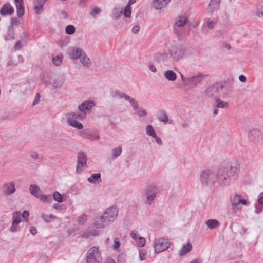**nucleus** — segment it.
Here are the masks:
<instances>
[{"label": "nucleus", "mask_w": 263, "mask_h": 263, "mask_svg": "<svg viewBox=\"0 0 263 263\" xmlns=\"http://www.w3.org/2000/svg\"><path fill=\"white\" fill-rule=\"evenodd\" d=\"M158 120L161 122L167 123L168 121V118L166 114L163 112L159 115Z\"/></svg>", "instance_id": "nucleus-39"}, {"label": "nucleus", "mask_w": 263, "mask_h": 263, "mask_svg": "<svg viewBox=\"0 0 263 263\" xmlns=\"http://www.w3.org/2000/svg\"><path fill=\"white\" fill-rule=\"evenodd\" d=\"M14 12V9L8 3L4 5L0 9V14L3 16L11 15Z\"/></svg>", "instance_id": "nucleus-17"}, {"label": "nucleus", "mask_w": 263, "mask_h": 263, "mask_svg": "<svg viewBox=\"0 0 263 263\" xmlns=\"http://www.w3.org/2000/svg\"><path fill=\"white\" fill-rule=\"evenodd\" d=\"M120 246V243L119 242V240L118 238H116L114 240V245L113 246L114 249H117Z\"/></svg>", "instance_id": "nucleus-52"}, {"label": "nucleus", "mask_w": 263, "mask_h": 263, "mask_svg": "<svg viewBox=\"0 0 263 263\" xmlns=\"http://www.w3.org/2000/svg\"><path fill=\"white\" fill-rule=\"evenodd\" d=\"M68 54L71 59L76 60L84 55V51L81 48L73 47L68 49Z\"/></svg>", "instance_id": "nucleus-12"}, {"label": "nucleus", "mask_w": 263, "mask_h": 263, "mask_svg": "<svg viewBox=\"0 0 263 263\" xmlns=\"http://www.w3.org/2000/svg\"><path fill=\"white\" fill-rule=\"evenodd\" d=\"M86 161L87 156L86 154L83 152L79 153L76 169L78 173L82 172L83 170V168L86 167Z\"/></svg>", "instance_id": "nucleus-11"}, {"label": "nucleus", "mask_w": 263, "mask_h": 263, "mask_svg": "<svg viewBox=\"0 0 263 263\" xmlns=\"http://www.w3.org/2000/svg\"><path fill=\"white\" fill-rule=\"evenodd\" d=\"M98 234V231L96 230H91L87 232L82 234V236L83 238H88L89 236H96Z\"/></svg>", "instance_id": "nucleus-34"}, {"label": "nucleus", "mask_w": 263, "mask_h": 263, "mask_svg": "<svg viewBox=\"0 0 263 263\" xmlns=\"http://www.w3.org/2000/svg\"><path fill=\"white\" fill-rule=\"evenodd\" d=\"M29 215V213L28 211H24L23 213L22 217L26 219V218H28Z\"/></svg>", "instance_id": "nucleus-63"}, {"label": "nucleus", "mask_w": 263, "mask_h": 263, "mask_svg": "<svg viewBox=\"0 0 263 263\" xmlns=\"http://www.w3.org/2000/svg\"><path fill=\"white\" fill-rule=\"evenodd\" d=\"M87 220V216L86 214H83L78 217V221L80 224H83Z\"/></svg>", "instance_id": "nucleus-42"}, {"label": "nucleus", "mask_w": 263, "mask_h": 263, "mask_svg": "<svg viewBox=\"0 0 263 263\" xmlns=\"http://www.w3.org/2000/svg\"><path fill=\"white\" fill-rule=\"evenodd\" d=\"M149 69L152 72L155 73L157 72V68L153 64H150L148 66Z\"/></svg>", "instance_id": "nucleus-57"}, {"label": "nucleus", "mask_w": 263, "mask_h": 263, "mask_svg": "<svg viewBox=\"0 0 263 263\" xmlns=\"http://www.w3.org/2000/svg\"><path fill=\"white\" fill-rule=\"evenodd\" d=\"M101 11V9L98 7H94L92 8V10L90 12V14L93 16L94 18H96V15L98 14Z\"/></svg>", "instance_id": "nucleus-46"}, {"label": "nucleus", "mask_w": 263, "mask_h": 263, "mask_svg": "<svg viewBox=\"0 0 263 263\" xmlns=\"http://www.w3.org/2000/svg\"><path fill=\"white\" fill-rule=\"evenodd\" d=\"M109 225L108 222L104 218L103 215L98 218L94 223L93 226L97 229H102Z\"/></svg>", "instance_id": "nucleus-20"}, {"label": "nucleus", "mask_w": 263, "mask_h": 263, "mask_svg": "<svg viewBox=\"0 0 263 263\" xmlns=\"http://www.w3.org/2000/svg\"><path fill=\"white\" fill-rule=\"evenodd\" d=\"M64 82V80L63 78L54 76L53 78L52 81L50 82V84L54 88H58L61 87L63 85Z\"/></svg>", "instance_id": "nucleus-21"}, {"label": "nucleus", "mask_w": 263, "mask_h": 263, "mask_svg": "<svg viewBox=\"0 0 263 263\" xmlns=\"http://www.w3.org/2000/svg\"><path fill=\"white\" fill-rule=\"evenodd\" d=\"M21 42L20 41H18L15 45V48L17 50H19L21 48Z\"/></svg>", "instance_id": "nucleus-62"}, {"label": "nucleus", "mask_w": 263, "mask_h": 263, "mask_svg": "<svg viewBox=\"0 0 263 263\" xmlns=\"http://www.w3.org/2000/svg\"><path fill=\"white\" fill-rule=\"evenodd\" d=\"M41 217L43 219V220L46 222H48L50 221V219L49 218L48 215L42 214L41 215Z\"/></svg>", "instance_id": "nucleus-56"}, {"label": "nucleus", "mask_w": 263, "mask_h": 263, "mask_svg": "<svg viewBox=\"0 0 263 263\" xmlns=\"http://www.w3.org/2000/svg\"><path fill=\"white\" fill-rule=\"evenodd\" d=\"M116 95L120 98H124L125 100L127 101L132 105V106L133 107L134 110H137L138 109V103L137 101L133 97L124 93L122 92H116Z\"/></svg>", "instance_id": "nucleus-13"}, {"label": "nucleus", "mask_w": 263, "mask_h": 263, "mask_svg": "<svg viewBox=\"0 0 263 263\" xmlns=\"http://www.w3.org/2000/svg\"><path fill=\"white\" fill-rule=\"evenodd\" d=\"M60 15L64 19H66L68 17V14L67 12L64 10L61 11Z\"/></svg>", "instance_id": "nucleus-59"}, {"label": "nucleus", "mask_w": 263, "mask_h": 263, "mask_svg": "<svg viewBox=\"0 0 263 263\" xmlns=\"http://www.w3.org/2000/svg\"><path fill=\"white\" fill-rule=\"evenodd\" d=\"M37 198H39L41 201L44 203H49L52 201V197L51 196V195H42L41 193Z\"/></svg>", "instance_id": "nucleus-31"}, {"label": "nucleus", "mask_w": 263, "mask_h": 263, "mask_svg": "<svg viewBox=\"0 0 263 263\" xmlns=\"http://www.w3.org/2000/svg\"><path fill=\"white\" fill-rule=\"evenodd\" d=\"M123 13V9L120 7H115L112 11V15L115 19L119 18Z\"/></svg>", "instance_id": "nucleus-32"}, {"label": "nucleus", "mask_w": 263, "mask_h": 263, "mask_svg": "<svg viewBox=\"0 0 263 263\" xmlns=\"http://www.w3.org/2000/svg\"><path fill=\"white\" fill-rule=\"evenodd\" d=\"M230 203L232 204L233 209L238 208V206L242 204L243 205L248 206L249 205L248 202L242 197L238 194H235L234 195H231L230 198Z\"/></svg>", "instance_id": "nucleus-10"}, {"label": "nucleus", "mask_w": 263, "mask_h": 263, "mask_svg": "<svg viewBox=\"0 0 263 263\" xmlns=\"http://www.w3.org/2000/svg\"><path fill=\"white\" fill-rule=\"evenodd\" d=\"M192 246L190 243L184 245L181 250L179 251V255L183 256L189 253L192 249Z\"/></svg>", "instance_id": "nucleus-28"}, {"label": "nucleus", "mask_w": 263, "mask_h": 263, "mask_svg": "<svg viewBox=\"0 0 263 263\" xmlns=\"http://www.w3.org/2000/svg\"><path fill=\"white\" fill-rule=\"evenodd\" d=\"M6 38L7 40H11V39H13L14 38V31L13 30V29H11L10 28H9V29H8V33L6 35Z\"/></svg>", "instance_id": "nucleus-48"}, {"label": "nucleus", "mask_w": 263, "mask_h": 263, "mask_svg": "<svg viewBox=\"0 0 263 263\" xmlns=\"http://www.w3.org/2000/svg\"><path fill=\"white\" fill-rule=\"evenodd\" d=\"M82 64L85 67H89L91 65L90 59L86 55L84 52V55H82L80 59Z\"/></svg>", "instance_id": "nucleus-30"}, {"label": "nucleus", "mask_w": 263, "mask_h": 263, "mask_svg": "<svg viewBox=\"0 0 263 263\" xmlns=\"http://www.w3.org/2000/svg\"><path fill=\"white\" fill-rule=\"evenodd\" d=\"M239 80L241 82H245L246 81V77L244 75H240L239 76Z\"/></svg>", "instance_id": "nucleus-64"}, {"label": "nucleus", "mask_w": 263, "mask_h": 263, "mask_svg": "<svg viewBox=\"0 0 263 263\" xmlns=\"http://www.w3.org/2000/svg\"><path fill=\"white\" fill-rule=\"evenodd\" d=\"M136 110V114L140 117H145L147 115V112L145 110H144L142 108L137 109Z\"/></svg>", "instance_id": "nucleus-47"}, {"label": "nucleus", "mask_w": 263, "mask_h": 263, "mask_svg": "<svg viewBox=\"0 0 263 263\" xmlns=\"http://www.w3.org/2000/svg\"><path fill=\"white\" fill-rule=\"evenodd\" d=\"M123 15L126 18H129L131 16L132 13V7L131 6H129V5H127L125 9H124V11L123 10Z\"/></svg>", "instance_id": "nucleus-35"}, {"label": "nucleus", "mask_w": 263, "mask_h": 263, "mask_svg": "<svg viewBox=\"0 0 263 263\" xmlns=\"http://www.w3.org/2000/svg\"><path fill=\"white\" fill-rule=\"evenodd\" d=\"M122 151V148L121 146H119L111 150L112 157L114 158H116L120 155Z\"/></svg>", "instance_id": "nucleus-33"}, {"label": "nucleus", "mask_w": 263, "mask_h": 263, "mask_svg": "<svg viewBox=\"0 0 263 263\" xmlns=\"http://www.w3.org/2000/svg\"><path fill=\"white\" fill-rule=\"evenodd\" d=\"M15 190L14 182H10L4 185L3 192L6 195H11L15 192Z\"/></svg>", "instance_id": "nucleus-16"}, {"label": "nucleus", "mask_w": 263, "mask_h": 263, "mask_svg": "<svg viewBox=\"0 0 263 263\" xmlns=\"http://www.w3.org/2000/svg\"><path fill=\"white\" fill-rule=\"evenodd\" d=\"M157 195V187L153 184L147 185L144 190V194L142 197L145 203L150 205L155 199Z\"/></svg>", "instance_id": "nucleus-5"}, {"label": "nucleus", "mask_w": 263, "mask_h": 263, "mask_svg": "<svg viewBox=\"0 0 263 263\" xmlns=\"http://www.w3.org/2000/svg\"><path fill=\"white\" fill-rule=\"evenodd\" d=\"M256 13L258 16H263V1L258 3Z\"/></svg>", "instance_id": "nucleus-37"}, {"label": "nucleus", "mask_w": 263, "mask_h": 263, "mask_svg": "<svg viewBox=\"0 0 263 263\" xmlns=\"http://www.w3.org/2000/svg\"><path fill=\"white\" fill-rule=\"evenodd\" d=\"M30 232L32 235H35L37 233V231L34 227H31L30 228Z\"/></svg>", "instance_id": "nucleus-60"}, {"label": "nucleus", "mask_w": 263, "mask_h": 263, "mask_svg": "<svg viewBox=\"0 0 263 263\" xmlns=\"http://www.w3.org/2000/svg\"><path fill=\"white\" fill-rule=\"evenodd\" d=\"M204 76L201 74H197L190 78L189 82L191 84L194 86L197 85L204 79Z\"/></svg>", "instance_id": "nucleus-22"}, {"label": "nucleus", "mask_w": 263, "mask_h": 263, "mask_svg": "<svg viewBox=\"0 0 263 263\" xmlns=\"http://www.w3.org/2000/svg\"><path fill=\"white\" fill-rule=\"evenodd\" d=\"M185 49L183 45L176 43L170 45L168 48V55L173 62L182 60L185 55Z\"/></svg>", "instance_id": "nucleus-2"}, {"label": "nucleus", "mask_w": 263, "mask_h": 263, "mask_svg": "<svg viewBox=\"0 0 263 263\" xmlns=\"http://www.w3.org/2000/svg\"><path fill=\"white\" fill-rule=\"evenodd\" d=\"M170 242L164 238H159L155 241L154 249L155 253L158 254L166 250L170 246Z\"/></svg>", "instance_id": "nucleus-8"}, {"label": "nucleus", "mask_w": 263, "mask_h": 263, "mask_svg": "<svg viewBox=\"0 0 263 263\" xmlns=\"http://www.w3.org/2000/svg\"><path fill=\"white\" fill-rule=\"evenodd\" d=\"M215 107L221 108H227L229 107L228 102L222 101L219 98H217L215 101Z\"/></svg>", "instance_id": "nucleus-29"}, {"label": "nucleus", "mask_w": 263, "mask_h": 263, "mask_svg": "<svg viewBox=\"0 0 263 263\" xmlns=\"http://www.w3.org/2000/svg\"><path fill=\"white\" fill-rule=\"evenodd\" d=\"M62 57H60L59 55H57L53 58L52 62L55 65L59 66L62 63Z\"/></svg>", "instance_id": "nucleus-44"}, {"label": "nucleus", "mask_w": 263, "mask_h": 263, "mask_svg": "<svg viewBox=\"0 0 263 263\" xmlns=\"http://www.w3.org/2000/svg\"><path fill=\"white\" fill-rule=\"evenodd\" d=\"M145 130L146 134L149 136H151L152 137L156 134L152 125H147Z\"/></svg>", "instance_id": "nucleus-38"}, {"label": "nucleus", "mask_w": 263, "mask_h": 263, "mask_svg": "<svg viewBox=\"0 0 263 263\" xmlns=\"http://www.w3.org/2000/svg\"><path fill=\"white\" fill-rule=\"evenodd\" d=\"M21 221V213L18 211L14 212L13 214V221L10 231L12 232H15L17 231L18 224Z\"/></svg>", "instance_id": "nucleus-14"}, {"label": "nucleus", "mask_w": 263, "mask_h": 263, "mask_svg": "<svg viewBox=\"0 0 263 263\" xmlns=\"http://www.w3.org/2000/svg\"><path fill=\"white\" fill-rule=\"evenodd\" d=\"M220 0H211L207 7L208 13L212 14L219 8Z\"/></svg>", "instance_id": "nucleus-15"}, {"label": "nucleus", "mask_w": 263, "mask_h": 263, "mask_svg": "<svg viewBox=\"0 0 263 263\" xmlns=\"http://www.w3.org/2000/svg\"><path fill=\"white\" fill-rule=\"evenodd\" d=\"M37 5L34 6V10L36 14H40L43 10V5L44 2L43 0H37Z\"/></svg>", "instance_id": "nucleus-27"}, {"label": "nucleus", "mask_w": 263, "mask_h": 263, "mask_svg": "<svg viewBox=\"0 0 263 263\" xmlns=\"http://www.w3.org/2000/svg\"><path fill=\"white\" fill-rule=\"evenodd\" d=\"M130 236L135 240H136L138 238L137 233L136 231H132L130 233Z\"/></svg>", "instance_id": "nucleus-55"}, {"label": "nucleus", "mask_w": 263, "mask_h": 263, "mask_svg": "<svg viewBox=\"0 0 263 263\" xmlns=\"http://www.w3.org/2000/svg\"><path fill=\"white\" fill-rule=\"evenodd\" d=\"M239 167L237 164L231 165L229 169H220L217 172L211 170H204L201 172V183L208 187H212L216 182L226 185L233 182L237 178Z\"/></svg>", "instance_id": "nucleus-1"}, {"label": "nucleus", "mask_w": 263, "mask_h": 263, "mask_svg": "<svg viewBox=\"0 0 263 263\" xmlns=\"http://www.w3.org/2000/svg\"><path fill=\"white\" fill-rule=\"evenodd\" d=\"M87 180L91 183L98 184L101 181V174L100 173L92 174Z\"/></svg>", "instance_id": "nucleus-23"}, {"label": "nucleus", "mask_w": 263, "mask_h": 263, "mask_svg": "<svg viewBox=\"0 0 263 263\" xmlns=\"http://www.w3.org/2000/svg\"><path fill=\"white\" fill-rule=\"evenodd\" d=\"M87 138L90 140L99 139H100V136L97 133H89L87 135Z\"/></svg>", "instance_id": "nucleus-49"}, {"label": "nucleus", "mask_w": 263, "mask_h": 263, "mask_svg": "<svg viewBox=\"0 0 263 263\" xmlns=\"http://www.w3.org/2000/svg\"><path fill=\"white\" fill-rule=\"evenodd\" d=\"M118 210L117 207L111 206L107 209L103 214L104 218L108 222L109 224L112 222L117 216Z\"/></svg>", "instance_id": "nucleus-9"}, {"label": "nucleus", "mask_w": 263, "mask_h": 263, "mask_svg": "<svg viewBox=\"0 0 263 263\" xmlns=\"http://www.w3.org/2000/svg\"><path fill=\"white\" fill-rule=\"evenodd\" d=\"M101 261L102 258L99 249L96 247L90 248L88 253L87 263H101Z\"/></svg>", "instance_id": "nucleus-7"}, {"label": "nucleus", "mask_w": 263, "mask_h": 263, "mask_svg": "<svg viewBox=\"0 0 263 263\" xmlns=\"http://www.w3.org/2000/svg\"><path fill=\"white\" fill-rule=\"evenodd\" d=\"M86 116L85 112H80L79 110L76 112H71L66 115L67 122L69 125L79 129L83 128V125L79 121L84 119Z\"/></svg>", "instance_id": "nucleus-3"}, {"label": "nucleus", "mask_w": 263, "mask_h": 263, "mask_svg": "<svg viewBox=\"0 0 263 263\" xmlns=\"http://www.w3.org/2000/svg\"><path fill=\"white\" fill-rule=\"evenodd\" d=\"M16 7V13L18 17H21L24 13V7L23 0H14Z\"/></svg>", "instance_id": "nucleus-19"}, {"label": "nucleus", "mask_w": 263, "mask_h": 263, "mask_svg": "<svg viewBox=\"0 0 263 263\" xmlns=\"http://www.w3.org/2000/svg\"><path fill=\"white\" fill-rule=\"evenodd\" d=\"M164 76L165 79L170 81H174L177 79V75L176 73L172 70H166L164 72Z\"/></svg>", "instance_id": "nucleus-24"}, {"label": "nucleus", "mask_w": 263, "mask_h": 263, "mask_svg": "<svg viewBox=\"0 0 263 263\" xmlns=\"http://www.w3.org/2000/svg\"><path fill=\"white\" fill-rule=\"evenodd\" d=\"M19 22L18 20L16 17H13L11 20V29H13V26L18 24Z\"/></svg>", "instance_id": "nucleus-50"}, {"label": "nucleus", "mask_w": 263, "mask_h": 263, "mask_svg": "<svg viewBox=\"0 0 263 263\" xmlns=\"http://www.w3.org/2000/svg\"><path fill=\"white\" fill-rule=\"evenodd\" d=\"M40 95L39 93H37L36 95H35V98L34 99V101L33 102V103H32V105L33 106H34L35 105H36V104H37L40 101Z\"/></svg>", "instance_id": "nucleus-54"}, {"label": "nucleus", "mask_w": 263, "mask_h": 263, "mask_svg": "<svg viewBox=\"0 0 263 263\" xmlns=\"http://www.w3.org/2000/svg\"><path fill=\"white\" fill-rule=\"evenodd\" d=\"M163 2L160 3V4H157L155 5V8L156 9H160L162 8L165 7L171 0H162Z\"/></svg>", "instance_id": "nucleus-41"}, {"label": "nucleus", "mask_w": 263, "mask_h": 263, "mask_svg": "<svg viewBox=\"0 0 263 263\" xmlns=\"http://www.w3.org/2000/svg\"><path fill=\"white\" fill-rule=\"evenodd\" d=\"M31 157L32 158L35 159V160L38 159L39 158V154L36 152L32 153L31 154Z\"/></svg>", "instance_id": "nucleus-61"}, {"label": "nucleus", "mask_w": 263, "mask_h": 263, "mask_svg": "<svg viewBox=\"0 0 263 263\" xmlns=\"http://www.w3.org/2000/svg\"><path fill=\"white\" fill-rule=\"evenodd\" d=\"M29 191L31 194L36 198L41 193V189L35 184H31L29 186Z\"/></svg>", "instance_id": "nucleus-25"}, {"label": "nucleus", "mask_w": 263, "mask_h": 263, "mask_svg": "<svg viewBox=\"0 0 263 263\" xmlns=\"http://www.w3.org/2000/svg\"><path fill=\"white\" fill-rule=\"evenodd\" d=\"M168 53L165 52H159L156 54V57L158 60H166L168 57Z\"/></svg>", "instance_id": "nucleus-40"}, {"label": "nucleus", "mask_w": 263, "mask_h": 263, "mask_svg": "<svg viewBox=\"0 0 263 263\" xmlns=\"http://www.w3.org/2000/svg\"><path fill=\"white\" fill-rule=\"evenodd\" d=\"M226 83L219 82L209 86L205 91V95L209 97H217L224 88Z\"/></svg>", "instance_id": "nucleus-6"}, {"label": "nucleus", "mask_w": 263, "mask_h": 263, "mask_svg": "<svg viewBox=\"0 0 263 263\" xmlns=\"http://www.w3.org/2000/svg\"><path fill=\"white\" fill-rule=\"evenodd\" d=\"M188 22V18L186 16H181L177 17L174 25V31L175 34L180 39H182L185 35L186 31L184 26Z\"/></svg>", "instance_id": "nucleus-4"}, {"label": "nucleus", "mask_w": 263, "mask_h": 263, "mask_svg": "<svg viewBox=\"0 0 263 263\" xmlns=\"http://www.w3.org/2000/svg\"><path fill=\"white\" fill-rule=\"evenodd\" d=\"M94 105L93 101L91 100L86 101L79 106V110L80 112H86V111L90 110Z\"/></svg>", "instance_id": "nucleus-18"}, {"label": "nucleus", "mask_w": 263, "mask_h": 263, "mask_svg": "<svg viewBox=\"0 0 263 263\" xmlns=\"http://www.w3.org/2000/svg\"><path fill=\"white\" fill-rule=\"evenodd\" d=\"M136 241L137 245L140 247H143L145 244V239L143 237H139Z\"/></svg>", "instance_id": "nucleus-45"}, {"label": "nucleus", "mask_w": 263, "mask_h": 263, "mask_svg": "<svg viewBox=\"0 0 263 263\" xmlns=\"http://www.w3.org/2000/svg\"><path fill=\"white\" fill-rule=\"evenodd\" d=\"M140 30V26L138 25H136L133 27L132 29V32L135 33L137 34Z\"/></svg>", "instance_id": "nucleus-58"}, {"label": "nucleus", "mask_w": 263, "mask_h": 263, "mask_svg": "<svg viewBox=\"0 0 263 263\" xmlns=\"http://www.w3.org/2000/svg\"><path fill=\"white\" fill-rule=\"evenodd\" d=\"M216 25V23L214 21H210L207 23V27L211 29H213L215 26Z\"/></svg>", "instance_id": "nucleus-51"}, {"label": "nucleus", "mask_w": 263, "mask_h": 263, "mask_svg": "<svg viewBox=\"0 0 263 263\" xmlns=\"http://www.w3.org/2000/svg\"><path fill=\"white\" fill-rule=\"evenodd\" d=\"M76 31L75 27L72 25H68L65 28V32L69 35L73 34Z\"/></svg>", "instance_id": "nucleus-36"}, {"label": "nucleus", "mask_w": 263, "mask_h": 263, "mask_svg": "<svg viewBox=\"0 0 263 263\" xmlns=\"http://www.w3.org/2000/svg\"><path fill=\"white\" fill-rule=\"evenodd\" d=\"M53 197L56 201L58 202H62V196L58 191H55L53 193Z\"/></svg>", "instance_id": "nucleus-43"}, {"label": "nucleus", "mask_w": 263, "mask_h": 263, "mask_svg": "<svg viewBox=\"0 0 263 263\" xmlns=\"http://www.w3.org/2000/svg\"><path fill=\"white\" fill-rule=\"evenodd\" d=\"M205 223L207 227L211 229L216 228L220 224L218 220L212 219L207 220Z\"/></svg>", "instance_id": "nucleus-26"}, {"label": "nucleus", "mask_w": 263, "mask_h": 263, "mask_svg": "<svg viewBox=\"0 0 263 263\" xmlns=\"http://www.w3.org/2000/svg\"><path fill=\"white\" fill-rule=\"evenodd\" d=\"M154 139H155L156 142L159 144V145H162V141L161 139L158 137L157 135H155L153 137H152Z\"/></svg>", "instance_id": "nucleus-53"}]
</instances>
